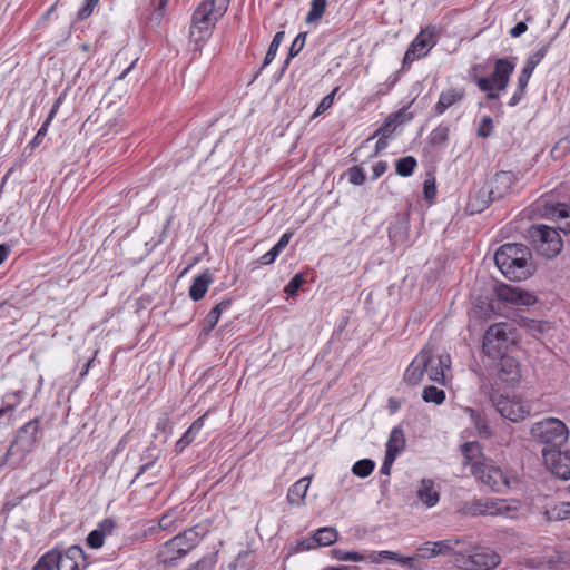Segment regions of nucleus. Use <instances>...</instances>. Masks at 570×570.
I'll return each mask as SVG.
<instances>
[{"label": "nucleus", "mask_w": 570, "mask_h": 570, "mask_svg": "<svg viewBox=\"0 0 570 570\" xmlns=\"http://www.w3.org/2000/svg\"><path fill=\"white\" fill-rule=\"evenodd\" d=\"M514 68L515 63L513 61L500 58L495 60L494 69L489 77L478 78L476 85L481 91L485 92L487 99H499L500 92L508 87Z\"/></svg>", "instance_id": "423d86ee"}, {"label": "nucleus", "mask_w": 570, "mask_h": 570, "mask_svg": "<svg viewBox=\"0 0 570 570\" xmlns=\"http://www.w3.org/2000/svg\"><path fill=\"white\" fill-rule=\"evenodd\" d=\"M229 2L230 0H205L196 7L189 30V38L194 43L195 51H202L216 23L227 12Z\"/></svg>", "instance_id": "7ed1b4c3"}, {"label": "nucleus", "mask_w": 570, "mask_h": 570, "mask_svg": "<svg viewBox=\"0 0 570 570\" xmlns=\"http://www.w3.org/2000/svg\"><path fill=\"white\" fill-rule=\"evenodd\" d=\"M417 163L413 156L400 158L395 163V171L399 176L409 177L413 174Z\"/></svg>", "instance_id": "4c0bfd02"}, {"label": "nucleus", "mask_w": 570, "mask_h": 570, "mask_svg": "<svg viewBox=\"0 0 570 570\" xmlns=\"http://www.w3.org/2000/svg\"><path fill=\"white\" fill-rule=\"evenodd\" d=\"M59 550L52 549L41 556L32 567V570H58Z\"/></svg>", "instance_id": "c9c22d12"}, {"label": "nucleus", "mask_w": 570, "mask_h": 570, "mask_svg": "<svg viewBox=\"0 0 570 570\" xmlns=\"http://www.w3.org/2000/svg\"><path fill=\"white\" fill-rule=\"evenodd\" d=\"M218 561V553L210 552L200 558L187 570H214Z\"/></svg>", "instance_id": "a19ab883"}, {"label": "nucleus", "mask_w": 570, "mask_h": 570, "mask_svg": "<svg viewBox=\"0 0 570 570\" xmlns=\"http://www.w3.org/2000/svg\"><path fill=\"white\" fill-rule=\"evenodd\" d=\"M232 306V298H224L222 302H219L217 305H215L206 315L204 325H203V334L209 335L210 332L215 328L217 325L222 313L226 312Z\"/></svg>", "instance_id": "b1692460"}, {"label": "nucleus", "mask_w": 570, "mask_h": 570, "mask_svg": "<svg viewBox=\"0 0 570 570\" xmlns=\"http://www.w3.org/2000/svg\"><path fill=\"white\" fill-rule=\"evenodd\" d=\"M494 200L495 199L492 198V195H490V191L488 189L480 188L478 190L470 193L469 200L466 204V210L471 215L482 213Z\"/></svg>", "instance_id": "4be33fe9"}, {"label": "nucleus", "mask_w": 570, "mask_h": 570, "mask_svg": "<svg viewBox=\"0 0 570 570\" xmlns=\"http://www.w3.org/2000/svg\"><path fill=\"white\" fill-rule=\"evenodd\" d=\"M452 562L461 570H493L500 564L501 557L494 550L482 548L470 552H454Z\"/></svg>", "instance_id": "1a4fd4ad"}, {"label": "nucleus", "mask_w": 570, "mask_h": 570, "mask_svg": "<svg viewBox=\"0 0 570 570\" xmlns=\"http://www.w3.org/2000/svg\"><path fill=\"white\" fill-rule=\"evenodd\" d=\"M338 539V532L333 527H324L318 529L313 538L308 541H302L298 543L301 550H309L316 547H326L336 542Z\"/></svg>", "instance_id": "6ab92c4d"}, {"label": "nucleus", "mask_w": 570, "mask_h": 570, "mask_svg": "<svg viewBox=\"0 0 570 570\" xmlns=\"http://www.w3.org/2000/svg\"><path fill=\"white\" fill-rule=\"evenodd\" d=\"M419 500L426 505L432 508L440 501V493L435 489V483L431 479H423L416 490Z\"/></svg>", "instance_id": "5701e85b"}, {"label": "nucleus", "mask_w": 570, "mask_h": 570, "mask_svg": "<svg viewBox=\"0 0 570 570\" xmlns=\"http://www.w3.org/2000/svg\"><path fill=\"white\" fill-rule=\"evenodd\" d=\"M494 262L505 278L521 282L531 277L535 272L530 248L523 244L505 243L495 254Z\"/></svg>", "instance_id": "f03ea898"}, {"label": "nucleus", "mask_w": 570, "mask_h": 570, "mask_svg": "<svg viewBox=\"0 0 570 570\" xmlns=\"http://www.w3.org/2000/svg\"><path fill=\"white\" fill-rule=\"evenodd\" d=\"M439 35L435 26H428L416 35L405 51L402 70L410 68L411 63L416 59L425 57L431 49L438 43Z\"/></svg>", "instance_id": "9d476101"}, {"label": "nucleus", "mask_w": 570, "mask_h": 570, "mask_svg": "<svg viewBox=\"0 0 570 570\" xmlns=\"http://www.w3.org/2000/svg\"><path fill=\"white\" fill-rule=\"evenodd\" d=\"M171 429L170 420L167 415H163L156 423V431L159 433H167Z\"/></svg>", "instance_id": "69168bd1"}, {"label": "nucleus", "mask_w": 570, "mask_h": 570, "mask_svg": "<svg viewBox=\"0 0 570 570\" xmlns=\"http://www.w3.org/2000/svg\"><path fill=\"white\" fill-rule=\"evenodd\" d=\"M385 446V454L394 458H397V455L405 449L406 441L404 431L401 426H395L392 429Z\"/></svg>", "instance_id": "cd10ccee"}, {"label": "nucleus", "mask_w": 570, "mask_h": 570, "mask_svg": "<svg viewBox=\"0 0 570 570\" xmlns=\"http://www.w3.org/2000/svg\"><path fill=\"white\" fill-rule=\"evenodd\" d=\"M205 416L203 415L195 420L188 430L181 435V438L175 444L176 452H183L190 443L196 439V434L203 429Z\"/></svg>", "instance_id": "7c9ffc66"}, {"label": "nucleus", "mask_w": 570, "mask_h": 570, "mask_svg": "<svg viewBox=\"0 0 570 570\" xmlns=\"http://www.w3.org/2000/svg\"><path fill=\"white\" fill-rule=\"evenodd\" d=\"M472 475L491 491L502 493L512 487L511 480L501 468L490 461L473 465Z\"/></svg>", "instance_id": "9b49d317"}, {"label": "nucleus", "mask_w": 570, "mask_h": 570, "mask_svg": "<svg viewBox=\"0 0 570 570\" xmlns=\"http://www.w3.org/2000/svg\"><path fill=\"white\" fill-rule=\"evenodd\" d=\"M306 40V32H299L296 38L293 40L289 50L288 56L289 58H295L304 48Z\"/></svg>", "instance_id": "603ef678"}, {"label": "nucleus", "mask_w": 570, "mask_h": 570, "mask_svg": "<svg viewBox=\"0 0 570 570\" xmlns=\"http://www.w3.org/2000/svg\"><path fill=\"white\" fill-rule=\"evenodd\" d=\"M379 557L382 559H386V560L397 561L399 563H401L410 569L414 568V562H415L414 557H403V556L399 554L397 552L389 551V550L380 551Z\"/></svg>", "instance_id": "a18cd8bd"}, {"label": "nucleus", "mask_w": 570, "mask_h": 570, "mask_svg": "<svg viewBox=\"0 0 570 570\" xmlns=\"http://www.w3.org/2000/svg\"><path fill=\"white\" fill-rule=\"evenodd\" d=\"M327 0H312L311 9L306 17V22L312 23L318 21L326 9Z\"/></svg>", "instance_id": "79ce46f5"}, {"label": "nucleus", "mask_w": 570, "mask_h": 570, "mask_svg": "<svg viewBox=\"0 0 570 570\" xmlns=\"http://www.w3.org/2000/svg\"><path fill=\"white\" fill-rule=\"evenodd\" d=\"M451 358L449 354H443L438 357L436 363L434 364V361L432 360L431 364L428 367L429 379L433 382H436L439 384L445 383V374L444 370L450 368Z\"/></svg>", "instance_id": "c85d7f7f"}, {"label": "nucleus", "mask_w": 570, "mask_h": 570, "mask_svg": "<svg viewBox=\"0 0 570 570\" xmlns=\"http://www.w3.org/2000/svg\"><path fill=\"white\" fill-rule=\"evenodd\" d=\"M530 432L535 441L548 445L549 449H560L569 439L567 425L556 417H547L534 423Z\"/></svg>", "instance_id": "6e6552de"}, {"label": "nucleus", "mask_w": 570, "mask_h": 570, "mask_svg": "<svg viewBox=\"0 0 570 570\" xmlns=\"http://www.w3.org/2000/svg\"><path fill=\"white\" fill-rule=\"evenodd\" d=\"M556 37H553L547 45L542 46L540 49H538L535 52H533L525 61L524 67L522 68L520 75L518 78L524 80L529 83V80L531 78V75L535 67L542 61V59L546 57L551 43L553 42Z\"/></svg>", "instance_id": "393cba45"}, {"label": "nucleus", "mask_w": 570, "mask_h": 570, "mask_svg": "<svg viewBox=\"0 0 570 570\" xmlns=\"http://www.w3.org/2000/svg\"><path fill=\"white\" fill-rule=\"evenodd\" d=\"M208 531V527L200 523L184 530L159 547L156 556L157 562L165 567H175L180 559L199 544Z\"/></svg>", "instance_id": "20e7f679"}, {"label": "nucleus", "mask_w": 570, "mask_h": 570, "mask_svg": "<svg viewBox=\"0 0 570 570\" xmlns=\"http://www.w3.org/2000/svg\"><path fill=\"white\" fill-rule=\"evenodd\" d=\"M409 238V223L400 218L389 226V239L393 246L405 244Z\"/></svg>", "instance_id": "c756f323"}, {"label": "nucleus", "mask_w": 570, "mask_h": 570, "mask_svg": "<svg viewBox=\"0 0 570 570\" xmlns=\"http://www.w3.org/2000/svg\"><path fill=\"white\" fill-rule=\"evenodd\" d=\"M87 557L80 546L69 547L65 553L59 551L58 570H86Z\"/></svg>", "instance_id": "f3484780"}, {"label": "nucleus", "mask_w": 570, "mask_h": 570, "mask_svg": "<svg viewBox=\"0 0 570 570\" xmlns=\"http://www.w3.org/2000/svg\"><path fill=\"white\" fill-rule=\"evenodd\" d=\"M517 181V176L511 170H501L498 171L491 180V187L488 189L492 198L499 200L507 196L512 186Z\"/></svg>", "instance_id": "a211bd4d"}, {"label": "nucleus", "mask_w": 570, "mask_h": 570, "mask_svg": "<svg viewBox=\"0 0 570 570\" xmlns=\"http://www.w3.org/2000/svg\"><path fill=\"white\" fill-rule=\"evenodd\" d=\"M510 325L497 323L483 335L482 352L487 357L489 374L499 387L514 389L522 379L521 363L513 355L514 341L509 337Z\"/></svg>", "instance_id": "f257e3e1"}, {"label": "nucleus", "mask_w": 570, "mask_h": 570, "mask_svg": "<svg viewBox=\"0 0 570 570\" xmlns=\"http://www.w3.org/2000/svg\"><path fill=\"white\" fill-rule=\"evenodd\" d=\"M458 544L459 540H441L436 542H426L417 549V556L430 559L439 554H448L453 550V544Z\"/></svg>", "instance_id": "412c9836"}, {"label": "nucleus", "mask_w": 570, "mask_h": 570, "mask_svg": "<svg viewBox=\"0 0 570 570\" xmlns=\"http://www.w3.org/2000/svg\"><path fill=\"white\" fill-rule=\"evenodd\" d=\"M424 198L431 203L436 197V185L434 177L426 178L423 185Z\"/></svg>", "instance_id": "6e6d98bb"}, {"label": "nucleus", "mask_w": 570, "mask_h": 570, "mask_svg": "<svg viewBox=\"0 0 570 570\" xmlns=\"http://www.w3.org/2000/svg\"><path fill=\"white\" fill-rule=\"evenodd\" d=\"M405 114V108L400 109L399 111L391 114L384 122L379 127V129L374 132L375 136H383V138H389L396 126L399 125V116H403Z\"/></svg>", "instance_id": "f704fd0d"}, {"label": "nucleus", "mask_w": 570, "mask_h": 570, "mask_svg": "<svg viewBox=\"0 0 570 570\" xmlns=\"http://www.w3.org/2000/svg\"><path fill=\"white\" fill-rule=\"evenodd\" d=\"M461 452L463 455V464L465 466H470L471 471L473 470V465L478 463H483L487 461L485 456L482 454L481 445L478 442H465L461 446Z\"/></svg>", "instance_id": "bb28decb"}, {"label": "nucleus", "mask_w": 570, "mask_h": 570, "mask_svg": "<svg viewBox=\"0 0 570 570\" xmlns=\"http://www.w3.org/2000/svg\"><path fill=\"white\" fill-rule=\"evenodd\" d=\"M374 468L375 462L373 460L362 459L354 463L352 472L360 478H366L373 472Z\"/></svg>", "instance_id": "37998d69"}, {"label": "nucleus", "mask_w": 570, "mask_h": 570, "mask_svg": "<svg viewBox=\"0 0 570 570\" xmlns=\"http://www.w3.org/2000/svg\"><path fill=\"white\" fill-rule=\"evenodd\" d=\"M337 90H338V87L334 88V90L331 94H328L321 100V102L318 104V106L316 108L314 117L325 112L327 109H330L332 107L333 101H334V96L337 92Z\"/></svg>", "instance_id": "bf43d9fd"}, {"label": "nucleus", "mask_w": 570, "mask_h": 570, "mask_svg": "<svg viewBox=\"0 0 570 570\" xmlns=\"http://www.w3.org/2000/svg\"><path fill=\"white\" fill-rule=\"evenodd\" d=\"M542 458L548 469L559 479H570V451L543 449Z\"/></svg>", "instance_id": "4468645a"}, {"label": "nucleus", "mask_w": 570, "mask_h": 570, "mask_svg": "<svg viewBox=\"0 0 570 570\" xmlns=\"http://www.w3.org/2000/svg\"><path fill=\"white\" fill-rule=\"evenodd\" d=\"M49 126H50V124H48V121H43L41 127L39 128L38 132L32 138V140L28 144V146L26 147L24 150L30 149V154H31L41 144L43 137L48 132Z\"/></svg>", "instance_id": "3c124183"}, {"label": "nucleus", "mask_w": 570, "mask_h": 570, "mask_svg": "<svg viewBox=\"0 0 570 570\" xmlns=\"http://www.w3.org/2000/svg\"><path fill=\"white\" fill-rule=\"evenodd\" d=\"M518 502L510 504L505 499H479L469 505L472 515H503L512 518L518 512Z\"/></svg>", "instance_id": "f8f14e48"}, {"label": "nucleus", "mask_w": 570, "mask_h": 570, "mask_svg": "<svg viewBox=\"0 0 570 570\" xmlns=\"http://www.w3.org/2000/svg\"><path fill=\"white\" fill-rule=\"evenodd\" d=\"M493 132V120L490 116H484L478 127V136L488 138Z\"/></svg>", "instance_id": "864d4df0"}, {"label": "nucleus", "mask_w": 570, "mask_h": 570, "mask_svg": "<svg viewBox=\"0 0 570 570\" xmlns=\"http://www.w3.org/2000/svg\"><path fill=\"white\" fill-rule=\"evenodd\" d=\"M41 436L40 420L38 417L22 425L10 443L6 455L4 463L13 469L23 466L26 458L35 450Z\"/></svg>", "instance_id": "39448f33"}, {"label": "nucleus", "mask_w": 570, "mask_h": 570, "mask_svg": "<svg viewBox=\"0 0 570 570\" xmlns=\"http://www.w3.org/2000/svg\"><path fill=\"white\" fill-rule=\"evenodd\" d=\"M161 450L158 449L157 445L150 444L146 448L144 453L141 454V462L135 480L138 479L140 475H142L145 472H147L149 469L154 466V464L157 462V460L160 458Z\"/></svg>", "instance_id": "473e14b6"}, {"label": "nucleus", "mask_w": 570, "mask_h": 570, "mask_svg": "<svg viewBox=\"0 0 570 570\" xmlns=\"http://www.w3.org/2000/svg\"><path fill=\"white\" fill-rule=\"evenodd\" d=\"M422 399L426 403H434L436 405H440L445 400V392L442 389L430 385L424 387Z\"/></svg>", "instance_id": "ea45409f"}, {"label": "nucleus", "mask_w": 570, "mask_h": 570, "mask_svg": "<svg viewBox=\"0 0 570 570\" xmlns=\"http://www.w3.org/2000/svg\"><path fill=\"white\" fill-rule=\"evenodd\" d=\"M347 176H348V181L352 184V185H355V186H361L365 183L366 180V175H365V171L364 169L358 166V165H355L351 168H348L347 170Z\"/></svg>", "instance_id": "09e8293b"}, {"label": "nucleus", "mask_w": 570, "mask_h": 570, "mask_svg": "<svg viewBox=\"0 0 570 570\" xmlns=\"http://www.w3.org/2000/svg\"><path fill=\"white\" fill-rule=\"evenodd\" d=\"M527 87H528V82H525L524 80L518 78L517 89H515L514 94L512 95V97L510 98V100L508 102V105L510 107L517 106L522 100V98L525 95Z\"/></svg>", "instance_id": "8fccbe9b"}, {"label": "nucleus", "mask_w": 570, "mask_h": 570, "mask_svg": "<svg viewBox=\"0 0 570 570\" xmlns=\"http://www.w3.org/2000/svg\"><path fill=\"white\" fill-rule=\"evenodd\" d=\"M285 37V32L284 31H277L272 40V42L269 43V47H268V50L265 55V58H264V61H263V65L261 67V70H263L265 67H267L275 58L276 56V52L283 41Z\"/></svg>", "instance_id": "58836bf2"}, {"label": "nucleus", "mask_w": 570, "mask_h": 570, "mask_svg": "<svg viewBox=\"0 0 570 570\" xmlns=\"http://www.w3.org/2000/svg\"><path fill=\"white\" fill-rule=\"evenodd\" d=\"M491 401L500 415L512 422L523 421L531 413V404L527 401L510 399L502 394L493 395Z\"/></svg>", "instance_id": "ddd939ff"}, {"label": "nucleus", "mask_w": 570, "mask_h": 570, "mask_svg": "<svg viewBox=\"0 0 570 570\" xmlns=\"http://www.w3.org/2000/svg\"><path fill=\"white\" fill-rule=\"evenodd\" d=\"M466 411L470 413V419L479 433L487 438L491 436L492 433L483 413L470 407Z\"/></svg>", "instance_id": "e433bc0d"}, {"label": "nucleus", "mask_w": 570, "mask_h": 570, "mask_svg": "<svg viewBox=\"0 0 570 570\" xmlns=\"http://www.w3.org/2000/svg\"><path fill=\"white\" fill-rule=\"evenodd\" d=\"M256 554L246 550L238 553L235 561L229 564L230 570H256Z\"/></svg>", "instance_id": "72a5a7b5"}, {"label": "nucleus", "mask_w": 570, "mask_h": 570, "mask_svg": "<svg viewBox=\"0 0 570 570\" xmlns=\"http://www.w3.org/2000/svg\"><path fill=\"white\" fill-rule=\"evenodd\" d=\"M213 275L208 269L197 275L189 287L190 298L194 302L200 301L205 296L208 286L213 283Z\"/></svg>", "instance_id": "a878e982"}, {"label": "nucleus", "mask_w": 570, "mask_h": 570, "mask_svg": "<svg viewBox=\"0 0 570 570\" xmlns=\"http://www.w3.org/2000/svg\"><path fill=\"white\" fill-rule=\"evenodd\" d=\"M557 518L564 520L570 518V502H563L560 507L556 508Z\"/></svg>", "instance_id": "774afa93"}, {"label": "nucleus", "mask_w": 570, "mask_h": 570, "mask_svg": "<svg viewBox=\"0 0 570 570\" xmlns=\"http://www.w3.org/2000/svg\"><path fill=\"white\" fill-rule=\"evenodd\" d=\"M279 254L281 253L273 246L267 253L258 258L257 263L262 265L273 264Z\"/></svg>", "instance_id": "e2e57ef3"}, {"label": "nucleus", "mask_w": 570, "mask_h": 570, "mask_svg": "<svg viewBox=\"0 0 570 570\" xmlns=\"http://www.w3.org/2000/svg\"><path fill=\"white\" fill-rule=\"evenodd\" d=\"M528 238L535 252L546 258L556 257L563 247L559 233L543 224L530 226Z\"/></svg>", "instance_id": "0eeeda50"}, {"label": "nucleus", "mask_w": 570, "mask_h": 570, "mask_svg": "<svg viewBox=\"0 0 570 570\" xmlns=\"http://www.w3.org/2000/svg\"><path fill=\"white\" fill-rule=\"evenodd\" d=\"M497 295L500 301L517 306L530 307L538 302V298L533 293L525 291L519 286H512L507 284H502L498 287Z\"/></svg>", "instance_id": "2eb2a0df"}, {"label": "nucleus", "mask_w": 570, "mask_h": 570, "mask_svg": "<svg viewBox=\"0 0 570 570\" xmlns=\"http://www.w3.org/2000/svg\"><path fill=\"white\" fill-rule=\"evenodd\" d=\"M449 127L445 125H439L429 135V141L432 146H441L446 142L449 138Z\"/></svg>", "instance_id": "c03bdc74"}, {"label": "nucleus", "mask_w": 570, "mask_h": 570, "mask_svg": "<svg viewBox=\"0 0 570 570\" xmlns=\"http://www.w3.org/2000/svg\"><path fill=\"white\" fill-rule=\"evenodd\" d=\"M331 553L336 560L340 561L358 562L365 560V556L356 551H344L342 549H333Z\"/></svg>", "instance_id": "de8ad7c7"}, {"label": "nucleus", "mask_w": 570, "mask_h": 570, "mask_svg": "<svg viewBox=\"0 0 570 570\" xmlns=\"http://www.w3.org/2000/svg\"><path fill=\"white\" fill-rule=\"evenodd\" d=\"M305 279L304 277L302 276V274H296L292 277V279L289 281V283L285 286L284 288V292L288 295V296H294L296 294V292L302 287V285L304 284Z\"/></svg>", "instance_id": "5fc2aeb1"}, {"label": "nucleus", "mask_w": 570, "mask_h": 570, "mask_svg": "<svg viewBox=\"0 0 570 570\" xmlns=\"http://www.w3.org/2000/svg\"><path fill=\"white\" fill-rule=\"evenodd\" d=\"M116 521L111 518L104 519L97 527V531L102 533L104 537L109 535L116 528Z\"/></svg>", "instance_id": "680f3d73"}, {"label": "nucleus", "mask_w": 570, "mask_h": 570, "mask_svg": "<svg viewBox=\"0 0 570 570\" xmlns=\"http://www.w3.org/2000/svg\"><path fill=\"white\" fill-rule=\"evenodd\" d=\"M387 170V163L385 160H380L375 163L372 167V179H379L385 171Z\"/></svg>", "instance_id": "0e129e2a"}, {"label": "nucleus", "mask_w": 570, "mask_h": 570, "mask_svg": "<svg viewBox=\"0 0 570 570\" xmlns=\"http://www.w3.org/2000/svg\"><path fill=\"white\" fill-rule=\"evenodd\" d=\"M465 97L463 88H450L440 94L439 100L434 106L435 115L444 114L450 107L460 102Z\"/></svg>", "instance_id": "aec40b11"}, {"label": "nucleus", "mask_w": 570, "mask_h": 570, "mask_svg": "<svg viewBox=\"0 0 570 570\" xmlns=\"http://www.w3.org/2000/svg\"><path fill=\"white\" fill-rule=\"evenodd\" d=\"M98 2L99 0H85V4L78 11V18L80 20L89 18L92 14L94 9L98 4Z\"/></svg>", "instance_id": "052dcab7"}, {"label": "nucleus", "mask_w": 570, "mask_h": 570, "mask_svg": "<svg viewBox=\"0 0 570 570\" xmlns=\"http://www.w3.org/2000/svg\"><path fill=\"white\" fill-rule=\"evenodd\" d=\"M311 478H302L296 481L287 492V500L291 504L301 505L304 502L309 488Z\"/></svg>", "instance_id": "2f4dec72"}, {"label": "nucleus", "mask_w": 570, "mask_h": 570, "mask_svg": "<svg viewBox=\"0 0 570 570\" xmlns=\"http://www.w3.org/2000/svg\"><path fill=\"white\" fill-rule=\"evenodd\" d=\"M86 542L89 548L99 549L104 546L105 537L95 529L88 534Z\"/></svg>", "instance_id": "13d9d810"}, {"label": "nucleus", "mask_w": 570, "mask_h": 570, "mask_svg": "<svg viewBox=\"0 0 570 570\" xmlns=\"http://www.w3.org/2000/svg\"><path fill=\"white\" fill-rule=\"evenodd\" d=\"M20 394L21 392L20 391H17V392H11V393H7L4 395V400H9L10 397H14V402L10 403L8 402L7 405L2 406L0 409V419L9 411H14L16 407L19 405L20 403Z\"/></svg>", "instance_id": "4d7b16f0"}, {"label": "nucleus", "mask_w": 570, "mask_h": 570, "mask_svg": "<svg viewBox=\"0 0 570 570\" xmlns=\"http://www.w3.org/2000/svg\"><path fill=\"white\" fill-rule=\"evenodd\" d=\"M177 520L178 512L176 510H170L159 518L157 528L165 531L175 530Z\"/></svg>", "instance_id": "49530a36"}, {"label": "nucleus", "mask_w": 570, "mask_h": 570, "mask_svg": "<svg viewBox=\"0 0 570 570\" xmlns=\"http://www.w3.org/2000/svg\"><path fill=\"white\" fill-rule=\"evenodd\" d=\"M432 362V352L422 350L405 370L403 380L410 385H417Z\"/></svg>", "instance_id": "dca6fc26"}, {"label": "nucleus", "mask_w": 570, "mask_h": 570, "mask_svg": "<svg viewBox=\"0 0 570 570\" xmlns=\"http://www.w3.org/2000/svg\"><path fill=\"white\" fill-rule=\"evenodd\" d=\"M552 215L562 222H566L568 217H570V208L566 205H558V207L553 210Z\"/></svg>", "instance_id": "338daca9"}]
</instances>
